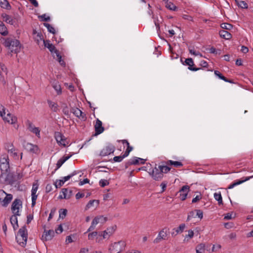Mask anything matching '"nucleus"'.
<instances>
[{
	"label": "nucleus",
	"instance_id": "aec40b11",
	"mask_svg": "<svg viewBox=\"0 0 253 253\" xmlns=\"http://www.w3.org/2000/svg\"><path fill=\"white\" fill-rule=\"evenodd\" d=\"M53 54L55 55V59H56L58 61L60 64L62 66H65V62L62 59L61 55L57 49L55 50V51L53 52Z\"/></svg>",
	"mask_w": 253,
	"mask_h": 253
},
{
	"label": "nucleus",
	"instance_id": "473e14b6",
	"mask_svg": "<svg viewBox=\"0 0 253 253\" xmlns=\"http://www.w3.org/2000/svg\"><path fill=\"white\" fill-rule=\"evenodd\" d=\"M235 1L239 7L242 8H248V5L245 1L235 0Z\"/></svg>",
	"mask_w": 253,
	"mask_h": 253
},
{
	"label": "nucleus",
	"instance_id": "c03bdc74",
	"mask_svg": "<svg viewBox=\"0 0 253 253\" xmlns=\"http://www.w3.org/2000/svg\"><path fill=\"white\" fill-rule=\"evenodd\" d=\"M94 202H96L97 203V205H98L99 204V201L96 200H90L87 204L86 205L85 209H88L91 207L93 206V204Z\"/></svg>",
	"mask_w": 253,
	"mask_h": 253
},
{
	"label": "nucleus",
	"instance_id": "680f3d73",
	"mask_svg": "<svg viewBox=\"0 0 253 253\" xmlns=\"http://www.w3.org/2000/svg\"><path fill=\"white\" fill-rule=\"evenodd\" d=\"M193 236H194V232H193V231L192 230H189L188 231V235H186L185 237L184 241H185L186 240L187 238H192L193 237Z\"/></svg>",
	"mask_w": 253,
	"mask_h": 253
},
{
	"label": "nucleus",
	"instance_id": "6ab92c4d",
	"mask_svg": "<svg viewBox=\"0 0 253 253\" xmlns=\"http://www.w3.org/2000/svg\"><path fill=\"white\" fill-rule=\"evenodd\" d=\"M17 235L19 236L20 238H24L25 240H27L28 233L26 227L24 226L20 228Z\"/></svg>",
	"mask_w": 253,
	"mask_h": 253
},
{
	"label": "nucleus",
	"instance_id": "a211bd4d",
	"mask_svg": "<svg viewBox=\"0 0 253 253\" xmlns=\"http://www.w3.org/2000/svg\"><path fill=\"white\" fill-rule=\"evenodd\" d=\"M55 138L59 145H62L64 147L66 146V143H62V141L65 140V136L59 132H56L55 133Z\"/></svg>",
	"mask_w": 253,
	"mask_h": 253
},
{
	"label": "nucleus",
	"instance_id": "ddd939ff",
	"mask_svg": "<svg viewBox=\"0 0 253 253\" xmlns=\"http://www.w3.org/2000/svg\"><path fill=\"white\" fill-rule=\"evenodd\" d=\"M181 61L182 62L183 65H188V69L189 70H191L192 71H197L202 69V68H196V67H193L194 65V61H193V59L191 58L186 59L185 60V63L184 62H183L182 59H181Z\"/></svg>",
	"mask_w": 253,
	"mask_h": 253
},
{
	"label": "nucleus",
	"instance_id": "4be33fe9",
	"mask_svg": "<svg viewBox=\"0 0 253 253\" xmlns=\"http://www.w3.org/2000/svg\"><path fill=\"white\" fill-rule=\"evenodd\" d=\"M166 164L167 165L173 166L174 167L176 168H181L183 166V164L181 162L173 161L172 160H168L166 162Z\"/></svg>",
	"mask_w": 253,
	"mask_h": 253
},
{
	"label": "nucleus",
	"instance_id": "f704fd0d",
	"mask_svg": "<svg viewBox=\"0 0 253 253\" xmlns=\"http://www.w3.org/2000/svg\"><path fill=\"white\" fill-rule=\"evenodd\" d=\"M53 87L56 91L58 94H60L62 93L61 87L58 82L54 83L53 84Z\"/></svg>",
	"mask_w": 253,
	"mask_h": 253
},
{
	"label": "nucleus",
	"instance_id": "9b49d317",
	"mask_svg": "<svg viewBox=\"0 0 253 253\" xmlns=\"http://www.w3.org/2000/svg\"><path fill=\"white\" fill-rule=\"evenodd\" d=\"M115 147L114 145L112 144H109L108 146L105 147L100 153V155L101 156H108L112 153H113L115 151Z\"/></svg>",
	"mask_w": 253,
	"mask_h": 253
},
{
	"label": "nucleus",
	"instance_id": "c9c22d12",
	"mask_svg": "<svg viewBox=\"0 0 253 253\" xmlns=\"http://www.w3.org/2000/svg\"><path fill=\"white\" fill-rule=\"evenodd\" d=\"M27 149H29V150L33 153H36V151L38 150V147L36 145H34L30 143H28L27 144Z\"/></svg>",
	"mask_w": 253,
	"mask_h": 253
},
{
	"label": "nucleus",
	"instance_id": "338daca9",
	"mask_svg": "<svg viewBox=\"0 0 253 253\" xmlns=\"http://www.w3.org/2000/svg\"><path fill=\"white\" fill-rule=\"evenodd\" d=\"M189 50L191 54L196 56L200 55L201 56H202V54L199 52H196L194 49H189Z\"/></svg>",
	"mask_w": 253,
	"mask_h": 253
},
{
	"label": "nucleus",
	"instance_id": "0eeeda50",
	"mask_svg": "<svg viewBox=\"0 0 253 253\" xmlns=\"http://www.w3.org/2000/svg\"><path fill=\"white\" fill-rule=\"evenodd\" d=\"M22 202L20 199H16L13 202L11 205V210L15 215H20L19 210L22 208Z\"/></svg>",
	"mask_w": 253,
	"mask_h": 253
},
{
	"label": "nucleus",
	"instance_id": "13d9d810",
	"mask_svg": "<svg viewBox=\"0 0 253 253\" xmlns=\"http://www.w3.org/2000/svg\"><path fill=\"white\" fill-rule=\"evenodd\" d=\"M65 163V162L61 158L60 159L56 164V169L55 170L58 169H59L61 166Z\"/></svg>",
	"mask_w": 253,
	"mask_h": 253
},
{
	"label": "nucleus",
	"instance_id": "ea45409f",
	"mask_svg": "<svg viewBox=\"0 0 253 253\" xmlns=\"http://www.w3.org/2000/svg\"><path fill=\"white\" fill-rule=\"evenodd\" d=\"M166 7L169 10L175 11L177 8V7L172 2H168L166 4Z\"/></svg>",
	"mask_w": 253,
	"mask_h": 253
},
{
	"label": "nucleus",
	"instance_id": "2eb2a0df",
	"mask_svg": "<svg viewBox=\"0 0 253 253\" xmlns=\"http://www.w3.org/2000/svg\"><path fill=\"white\" fill-rule=\"evenodd\" d=\"M62 193L63 195H60L58 197V199H70L72 195V191L69 190L68 188H63L62 189Z\"/></svg>",
	"mask_w": 253,
	"mask_h": 253
},
{
	"label": "nucleus",
	"instance_id": "774afa93",
	"mask_svg": "<svg viewBox=\"0 0 253 253\" xmlns=\"http://www.w3.org/2000/svg\"><path fill=\"white\" fill-rule=\"evenodd\" d=\"M228 237L230 240H235L237 237V235L235 233L232 232L229 234Z\"/></svg>",
	"mask_w": 253,
	"mask_h": 253
},
{
	"label": "nucleus",
	"instance_id": "c85d7f7f",
	"mask_svg": "<svg viewBox=\"0 0 253 253\" xmlns=\"http://www.w3.org/2000/svg\"><path fill=\"white\" fill-rule=\"evenodd\" d=\"M47 103L50 109L54 112H56L58 110V104L51 100H47Z\"/></svg>",
	"mask_w": 253,
	"mask_h": 253
},
{
	"label": "nucleus",
	"instance_id": "c756f323",
	"mask_svg": "<svg viewBox=\"0 0 253 253\" xmlns=\"http://www.w3.org/2000/svg\"><path fill=\"white\" fill-rule=\"evenodd\" d=\"M0 6L6 9L11 8V6L7 0H0Z\"/></svg>",
	"mask_w": 253,
	"mask_h": 253
},
{
	"label": "nucleus",
	"instance_id": "7c9ffc66",
	"mask_svg": "<svg viewBox=\"0 0 253 253\" xmlns=\"http://www.w3.org/2000/svg\"><path fill=\"white\" fill-rule=\"evenodd\" d=\"M94 219H96V221L97 222V224L99 223H100L101 224H104L108 220V218L107 217H104L102 215H99V216H96Z\"/></svg>",
	"mask_w": 253,
	"mask_h": 253
},
{
	"label": "nucleus",
	"instance_id": "20e7f679",
	"mask_svg": "<svg viewBox=\"0 0 253 253\" xmlns=\"http://www.w3.org/2000/svg\"><path fill=\"white\" fill-rule=\"evenodd\" d=\"M126 244L124 241L115 242L110 247L109 251L111 253H119L123 250Z\"/></svg>",
	"mask_w": 253,
	"mask_h": 253
},
{
	"label": "nucleus",
	"instance_id": "dca6fc26",
	"mask_svg": "<svg viewBox=\"0 0 253 253\" xmlns=\"http://www.w3.org/2000/svg\"><path fill=\"white\" fill-rule=\"evenodd\" d=\"M189 189V187L188 186L184 185L179 190L180 198L182 201H184L186 199Z\"/></svg>",
	"mask_w": 253,
	"mask_h": 253
},
{
	"label": "nucleus",
	"instance_id": "69168bd1",
	"mask_svg": "<svg viewBox=\"0 0 253 253\" xmlns=\"http://www.w3.org/2000/svg\"><path fill=\"white\" fill-rule=\"evenodd\" d=\"M167 182H166V181H164L161 183V184L160 185V186H161L162 189L161 193L164 192L166 190V188L167 187Z\"/></svg>",
	"mask_w": 253,
	"mask_h": 253
},
{
	"label": "nucleus",
	"instance_id": "4c0bfd02",
	"mask_svg": "<svg viewBox=\"0 0 253 253\" xmlns=\"http://www.w3.org/2000/svg\"><path fill=\"white\" fill-rule=\"evenodd\" d=\"M116 225H114L107 228L106 230H105V231H107V233H108V237H110L115 232V230H116Z\"/></svg>",
	"mask_w": 253,
	"mask_h": 253
},
{
	"label": "nucleus",
	"instance_id": "5fc2aeb1",
	"mask_svg": "<svg viewBox=\"0 0 253 253\" xmlns=\"http://www.w3.org/2000/svg\"><path fill=\"white\" fill-rule=\"evenodd\" d=\"M62 112L65 115L67 116V117L69 116L70 111H69V108L67 105H66L65 106H64L63 107Z\"/></svg>",
	"mask_w": 253,
	"mask_h": 253
},
{
	"label": "nucleus",
	"instance_id": "f257e3e1",
	"mask_svg": "<svg viewBox=\"0 0 253 253\" xmlns=\"http://www.w3.org/2000/svg\"><path fill=\"white\" fill-rule=\"evenodd\" d=\"M1 41L3 45L9 50L7 53L8 55L10 54L12 56V53L17 54L20 51L22 45L18 40L9 37L2 38Z\"/></svg>",
	"mask_w": 253,
	"mask_h": 253
},
{
	"label": "nucleus",
	"instance_id": "cd10ccee",
	"mask_svg": "<svg viewBox=\"0 0 253 253\" xmlns=\"http://www.w3.org/2000/svg\"><path fill=\"white\" fill-rule=\"evenodd\" d=\"M164 163L166 164V162H162L163 165L159 166V168L160 169L161 172L163 174L164 173H167L169 172L171 169V168L168 166L163 165Z\"/></svg>",
	"mask_w": 253,
	"mask_h": 253
},
{
	"label": "nucleus",
	"instance_id": "6e6d98bb",
	"mask_svg": "<svg viewBox=\"0 0 253 253\" xmlns=\"http://www.w3.org/2000/svg\"><path fill=\"white\" fill-rule=\"evenodd\" d=\"M46 14H44L42 15L39 16V18L42 19V21H49L50 20V18L49 16L45 17Z\"/></svg>",
	"mask_w": 253,
	"mask_h": 253
},
{
	"label": "nucleus",
	"instance_id": "0e129e2a",
	"mask_svg": "<svg viewBox=\"0 0 253 253\" xmlns=\"http://www.w3.org/2000/svg\"><path fill=\"white\" fill-rule=\"evenodd\" d=\"M193 217H196V215L194 211H191L189 213L188 215L187 220L189 221L191 219V218Z\"/></svg>",
	"mask_w": 253,
	"mask_h": 253
},
{
	"label": "nucleus",
	"instance_id": "1a4fd4ad",
	"mask_svg": "<svg viewBox=\"0 0 253 253\" xmlns=\"http://www.w3.org/2000/svg\"><path fill=\"white\" fill-rule=\"evenodd\" d=\"M44 232L42 237V239L43 241L51 240L54 236L55 232L53 230H46L45 226H43Z\"/></svg>",
	"mask_w": 253,
	"mask_h": 253
},
{
	"label": "nucleus",
	"instance_id": "412c9836",
	"mask_svg": "<svg viewBox=\"0 0 253 253\" xmlns=\"http://www.w3.org/2000/svg\"><path fill=\"white\" fill-rule=\"evenodd\" d=\"M185 224H181L178 227H177V228H174L173 229V230L174 231L171 233V235L172 236H175L177 234L182 233L184 229H185Z\"/></svg>",
	"mask_w": 253,
	"mask_h": 253
},
{
	"label": "nucleus",
	"instance_id": "5701e85b",
	"mask_svg": "<svg viewBox=\"0 0 253 253\" xmlns=\"http://www.w3.org/2000/svg\"><path fill=\"white\" fill-rule=\"evenodd\" d=\"M219 34L221 38H224L226 40H229L232 38L231 34L224 30H222L220 31L219 32Z\"/></svg>",
	"mask_w": 253,
	"mask_h": 253
},
{
	"label": "nucleus",
	"instance_id": "72a5a7b5",
	"mask_svg": "<svg viewBox=\"0 0 253 253\" xmlns=\"http://www.w3.org/2000/svg\"><path fill=\"white\" fill-rule=\"evenodd\" d=\"M16 239L17 243L22 247H24L27 243V240H25L23 238H20L18 236H16Z\"/></svg>",
	"mask_w": 253,
	"mask_h": 253
},
{
	"label": "nucleus",
	"instance_id": "a18cd8bd",
	"mask_svg": "<svg viewBox=\"0 0 253 253\" xmlns=\"http://www.w3.org/2000/svg\"><path fill=\"white\" fill-rule=\"evenodd\" d=\"M13 148H14V147L13 144L11 142H6L4 144V148L7 151V152L11 150Z\"/></svg>",
	"mask_w": 253,
	"mask_h": 253
},
{
	"label": "nucleus",
	"instance_id": "603ef678",
	"mask_svg": "<svg viewBox=\"0 0 253 253\" xmlns=\"http://www.w3.org/2000/svg\"><path fill=\"white\" fill-rule=\"evenodd\" d=\"M98 235V232L97 231H94L91 233H90L88 235V238L89 240H92L94 238Z\"/></svg>",
	"mask_w": 253,
	"mask_h": 253
},
{
	"label": "nucleus",
	"instance_id": "de8ad7c7",
	"mask_svg": "<svg viewBox=\"0 0 253 253\" xmlns=\"http://www.w3.org/2000/svg\"><path fill=\"white\" fill-rule=\"evenodd\" d=\"M221 27L223 29L230 30L232 28L233 26L228 23H222L221 24Z\"/></svg>",
	"mask_w": 253,
	"mask_h": 253
},
{
	"label": "nucleus",
	"instance_id": "864d4df0",
	"mask_svg": "<svg viewBox=\"0 0 253 253\" xmlns=\"http://www.w3.org/2000/svg\"><path fill=\"white\" fill-rule=\"evenodd\" d=\"M64 182L63 180L60 179L57 180L55 183V185L56 188L60 187L64 184Z\"/></svg>",
	"mask_w": 253,
	"mask_h": 253
},
{
	"label": "nucleus",
	"instance_id": "423d86ee",
	"mask_svg": "<svg viewBox=\"0 0 253 253\" xmlns=\"http://www.w3.org/2000/svg\"><path fill=\"white\" fill-rule=\"evenodd\" d=\"M157 166V164H155L154 169L149 173L155 180L160 181L163 178L164 174L161 172L160 169L159 168V166L158 167Z\"/></svg>",
	"mask_w": 253,
	"mask_h": 253
},
{
	"label": "nucleus",
	"instance_id": "a19ab883",
	"mask_svg": "<svg viewBox=\"0 0 253 253\" xmlns=\"http://www.w3.org/2000/svg\"><path fill=\"white\" fill-rule=\"evenodd\" d=\"M140 158L134 157L132 159L129 160L131 165H137L139 164Z\"/></svg>",
	"mask_w": 253,
	"mask_h": 253
},
{
	"label": "nucleus",
	"instance_id": "4468645a",
	"mask_svg": "<svg viewBox=\"0 0 253 253\" xmlns=\"http://www.w3.org/2000/svg\"><path fill=\"white\" fill-rule=\"evenodd\" d=\"M95 134L98 135L103 132L104 128L102 126V122L98 119H97L96 123L94 125Z\"/></svg>",
	"mask_w": 253,
	"mask_h": 253
},
{
	"label": "nucleus",
	"instance_id": "09e8293b",
	"mask_svg": "<svg viewBox=\"0 0 253 253\" xmlns=\"http://www.w3.org/2000/svg\"><path fill=\"white\" fill-rule=\"evenodd\" d=\"M109 182L105 179H101L99 181V185L101 187H104L105 186L109 185Z\"/></svg>",
	"mask_w": 253,
	"mask_h": 253
},
{
	"label": "nucleus",
	"instance_id": "3c124183",
	"mask_svg": "<svg viewBox=\"0 0 253 253\" xmlns=\"http://www.w3.org/2000/svg\"><path fill=\"white\" fill-rule=\"evenodd\" d=\"M31 131L35 133L38 137H40V130L38 127H35L33 128Z\"/></svg>",
	"mask_w": 253,
	"mask_h": 253
},
{
	"label": "nucleus",
	"instance_id": "9d476101",
	"mask_svg": "<svg viewBox=\"0 0 253 253\" xmlns=\"http://www.w3.org/2000/svg\"><path fill=\"white\" fill-rule=\"evenodd\" d=\"M39 188V184L37 182L33 183L32 189L31 191L32 196V207H33L36 205V201L37 199L38 195L36 194L37 191Z\"/></svg>",
	"mask_w": 253,
	"mask_h": 253
},
{
	"label": "nucleus",
	"instance_id": "052dcab7",
	"mask_svg": "<svg viewBox=\"0 0 253 253\" xmlns=\"http://www.w3.org/2000/svg\"><path fill=\"white\" fill-rule=\"evenodd\" d=\"M124 158H123V156H115L113 158V160L115 162H121L123 161V160Z\"/></svg>",
	"mask_w": 253,
	"mask_h": 253
},
{
	"label": "nucleus",
	"instance_id": "49530a36",
	"mask_svg": "<svg viewBox=\"0 0 253 253\" xmlns=\"http://www.w3.org/2000/svg\"><path fill=\"white\" fill-rule=\"evenodd\" d=\"M77 174V172H76V171H74L73 172H72L70 174H69L66 176L63 177L62 180H63V181L65 183V182L69 180L71 177H72L73 176Z\"/></svg>",
	"mask_w": 253,
	"mask_h": 253
},
{
	"label": "nucleus",
	"instance_id": "bf43d9fd",
	"mask_svg": "<svg viewBox=\"0 0 253 253\" xmlns=\"http://www.w3.org/2000/svg\"><path fill=\"white\" fill-rule=\"evenodd\" d=\"M214 74L218 77L219 79L222 80H225V77L223 76L218 71H214Z\"/></svg>",
	"mask_w": 253,
	"mask_h": 253
},
{
	"label": "nucleus",
	"instance_id": "58836bf2",
	"mask_svg": "<svg viewBox=\"0 0 253 253\" xmlns=\"http://www.w3.org/2000/svg\"><path fill=\"white\" fill-rule=\"evenodd\" d=\"M214 198H215V199L216 200H217L218 201V204L219 205L223 204L222 196H221L220 192L215 193L214 194Z\"/></svg>",
	"mask_w": 253,
	"mask_h": 253
},
{
	"label": "nucleus",
	"instance_id": "bb28decb",
	"mask_svg": "<svg viewBox=\"0 0 253 253\" xmlns=\"http://www.w3.org/2000/svg\"><path fill=\"white\" fill-rule=\"evenodd\" d=\"M0 33L4 36L7 35L8 34L6 27L1 21H0Z\"/></svg>",
	"mask_w": 253,
	"mask_h": 253
},
{
	"label": "nucleus",
	"instance_id": "a878e982",
	"mask_svg": "<svg viewBox=\"0 0 253 253\" xmlns=\"http://www.w3.org/2000/svg\"><path fill=\"white\" fill-rule=\"evenodd\" d=\"M253 177V175L251 176H249V177H246L244 180H238V181L235 182L230 184L228 188L229 189L233 188L234 186H235L236 185H239V184H241V183H243L244 182H245V181H246L247 180H249V179H250L251 178H252Z\"/></svg>",
	"mask_w": 253,
	"mask_h": 253
},
{
	"label": "nucleus",
	"instance_id": "37998d69",
	"mask_svg": "<svg viewBox=\"0 0 253 253\" xmlns=\"http://www.w3.org/2000/svg\"><path fill=\"white\" fill-rule=\"evenodd\" d=\"M60 218L63 219L67 215V210L66 209H60L59 211Z\"/></svg>",
	"mask_w": 253,
	"mask_h": 253
},
{
	"label": "nucleus",
	"instance_id": "b1692460",
	"mask_svg": "<svg viewBox=\"0 0 253 253\" xmlns=\"http://www.w3.org/2000/svg\"><path fill=\"white\" fill-rule=\"evenodd\" d=\"M1 17H2L3 20L5 22L10 24V25H13L14 24V20L9 15L3 13L1 15Z\"/></svg>",
	"mask_w": 253,
	"mask_h": 253
},
{
	"label": "nucleus",
	"instance_id": "39448f33",
	"mask_svg": "<svg viewBox=\"0 0 253 253\" xmlns=\"http://www.w3.org/2000/svg\"><path fill=\"white\" fill-rule=\"evenodd\" d=\"M12 198V195L6 193L3 190H0V201L3 206L6 207L11 202Z\"/></svg>",
	"mask_w": 253,
	"mask_h": 253
},
{
	"label": "nucleus",
	"instance_id": "7ed1b4c3",
	"mask_svg": "<svg viewBox=\"0 0 253 253\" xmlns=\"http://www.w3.org/2000/svg\"><path fill=\"white\" fill-rule=\"evenodd\" d=\"M5 108L2 105H0V116L1 117L3 120L9 124H14L17 120V118L15 116H12L10 113H8L6 117H5Z\"/></svg>",
	"mask_w": 253,
	"mask_h": 253
},
{
	"label": "nucleus",
	"instance_id": "6e6552de",
	"mask_svg": "<svg viewBox=\"0 0 253 253\" xmlns=\"http://www.w3.org/2000/svg\"><path fill=\"white\" fill-rule=\"evenodd\" d=\"M167 236V228H164L159 231L157 237L154 240L153 243L155 244H158L160 243L162 240H166Z\"/></svg>",
	"mask_w": 253,
	"mask_h": 253
},
{
	"label": "nucleus",
	"instance_id": "f03ea898",
	"mask_svg": "<svg viewBox=\"0 0 253 253\" xmlns=\"http://www.w3.org/2000/svg\"><path fill=\"white\" fill-rule=\"evenodd\" d=\"M0 169L1 170L0 178L4 175H8V173L10 171L9 158L8 155L6 154L3 155L0 158Z\"/></svg>",
	"mask_w": 253,
	"mask_h": 253
},
{
	"label": "nucleus",
	"instance_id": "f3484780",
	"mask_svg": "<svg viewBox=\"0 0 253 253\" xmlns=\"http://www.w3.org/2000/svg\"><path fill=\"white\" fill-rule=\"evenodd\" d=\"M43 44L44 46L47 48L48 50L50 51L51 53L52 54L53 57L54 58H55V55L53 54V52L56 50L57 49L55 47V46L50 43V41L49 40H43Z\"/></svg>",
	"mask_w": 253,
	"mask_h": 253
},
{
	"label": "nucleus",
	"instance_id": "4d7b16f0",
	"mask_svg": "<svg viewBox=\"0 0 253 253\" xmlns=\"http://www.w3.org/2000/svg\"><path fill=\"white\" fill-rule=\"evenodd\" d=\"M210 52L211 53H214V54H220V50H216L214 47H211L209 49Z\"/></svg>",
	"mask_w": 253,
	"mask_h": 253
},
{
	"label": "nucleus",
	"instance_id": "e433bc0d",
	"mask_svg": "<svg viewBox=\"0 0 253 253\" xmlns=\"http://www.w3.org/2000/svg\"><path fill=\"white\" fill-rule=\"evenodd\" d=\"M43 25L47 29V30L49 32L55 34V30L54 27H53L50 24L46 23H44Z\"/></svg>",
	"mask_w": 253,
	"mask_h": 253
},
{
	"label": "nucleus",
	"instance_id": "2f4dec72",
	"mask_svg": "<svg viewBox=\"0 0 253 253\" xmlns=\"http://www.w3.org/2000/svg\"><path fill=\"white\" fill-rule=\"evenodd\" d=\"M196 253H204L205 251V245L200 244L196 247Z\"/></svg>",
	"mask_w": 253,
	"mask_h": 253
},
{
	"label": "nucleus",
	"instance_id": "e2e57ef3",
	"mask_svg": "<svg viewBox=\"0 0 253 253\" xmlns=\"http://www.w3.org/2000/svg\"><path fill=\"white\" fill-rule=\"evenodd\" d=\"M195 211L196 212V216H197L200 219H202L203 217V211L200 210H197Z\"/></svg>",
	"mask_w": 253,
	"mask_h": 253
},
{
	"label": "nucleus",
	"instance_id": "8fccbe9b",
	"mask_svg": "<svg viewBox=\"0 0 253 253\" xmlns=\"http://www.w3.org/2000/svg\"><path fill=\"white\" fill-rule=\"evenodd\" d=\"M9 154H10L15 159H18V155L17 153L16 152V149L15 148H13L11 150H10L8 152Z\"/></svg>",
	"mask_w": 253,
	"mask_h": 253
},
{
	"label": "nucleus",
	"instance_id": "79ce46f5",
	"mask_svg": "<svg viewBox=\"0 0 253 253\" xmlns=\"http://www.w3.org/2000/svg\"><path fill=\"white\" fill-rule=\"evenodd\" d=\"M97 224V222L96 221V219H93V220L92 221L91 225L90 226V227H89V228L88 229V230H87L86 233L89 232H90V231L93 230L95 229V226Z\"/></svg>",
	"mask_w": 253,
	"mask_h": 253
},
{
	"label": "nucleus",
	"instance_id": "393cba45",
	"mask_svg": "<svg viewBox=\"0 0 253 253\" xmlns=\"http://www.w3.org/2000/svg\"><path fill=\"white\" fill-rule=\"evenodd\" d=\"M17 216V215H15L14 214L13 215L11 216L10 219L11 224L13 226L14 230H16L18 227Z\"/></svg>",
	"mask_w": 253,
	"mask_h": 253
},
{
	"label": "nucleus",
	"instance_id": "f8f14e48",
	"mask_svg": "<svg viewBox=\"0 0 253 253\" xmlns=\"http://www.w3.org/2000/svg\"><path fill=\"white\" fill-rule=\"evenodd\" d=\"M70 112L75 116L79 118L83 121H85L86 119V115L77 107H73L71 109Z\"/></svg>",
	"mask_w": 253,
	"mask_h": 253
}]
</instances>
